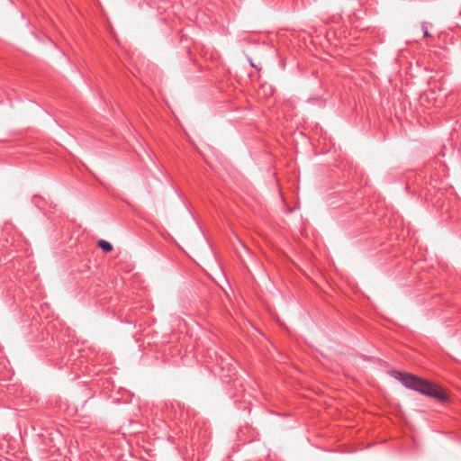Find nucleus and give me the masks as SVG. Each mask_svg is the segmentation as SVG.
<instances>
[{"mask_svg":"<svg viewBox=\"0 0 461 461\" xmlns=\"http://www.w3.org/2000/svg\"><path fill=\"white\" fill-rule=\"evenodd\" d=\"M395 374L396 379L406 388L417 391L421 394L440 402H447L448 399L447 393L441 387L429 380L407 373L395 372Z\"/></svg>","mask_w":461,"mask_h":461,"instance_id":"nucleus-1","label":"nucleus"},{"mask_svg":"<svg viewBox=\"0 0 461 461\" xmlns=\"http://www.w3.org/2000/svg\"><path fill=\"white\" fill-rule=\"evenodd\" d=\"M98 246L105 252H110L113 250V246L110 242L106 241V240H100L98 241Z\"/></svg>","mask_w":461,"mask_h":461,"instance_id":"nucleus-2","label":"nucleus"},{"mask_svg":"<svg viewBox=\"0 0 461 461\" xmlns=\"http://www.w3.org/2000/svg\"><path fill=\"white\" fill-rule=\"evenodd\" d=\"M431 27H432V24L429 23L423 22L421 23V30H422L424 38H429L431 36L429 33V28H431Z\"/></svg>","mask_w":461,"mask_h":461,"instance_id":"nucleus-3","label":"nucleus"}]
</instances>
